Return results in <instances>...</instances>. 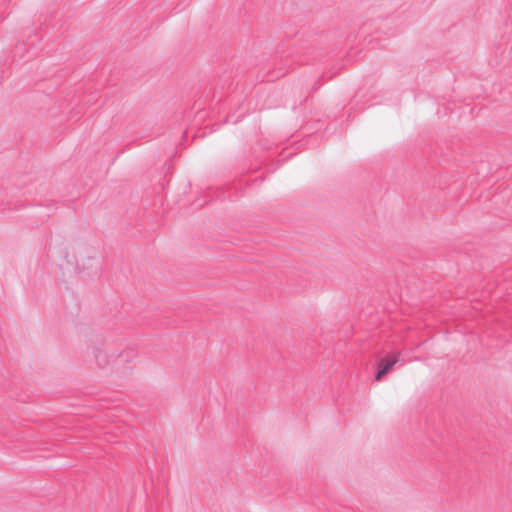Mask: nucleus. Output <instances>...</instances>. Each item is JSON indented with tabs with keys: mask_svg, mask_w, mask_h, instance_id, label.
<instances>
[{
	"mask_svg": "<svg viewBox=\"0 0 512 512\" xmlns=\"http://www.w3.org/2000/svg\"><path fill=\"white\" fill-rule=\"evenodd\" d=\"M92 358L99 369L110 374L125 375L131 370L130 365L135 354L127 348H97L93 351Z\"/></svg>",
	"mask_w": 512,
	"mask_h": 512,
	"instance_id": "nucleus-1",
	"label": "nucleus"
},
{
	"mask_svg": "<svg viewBox=\"0 0 512 512\" xmlns=\"http://www.w3.org/2000/svg\"><path fill=\"white\" fill-rule=\"evenodd\" d=\"M396 362H397V357H392L391 359L381 360L379 362L380 369L376 375V380L380 381L382 379V377L393 368V366L395 365Z\"/></svg>",
	"mask_w": 512,
	"mask_h": 512,
	"instance_id": "nucleus-2",
	"label": "nucleus"
}]
</instances>
